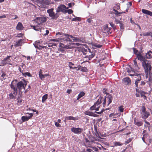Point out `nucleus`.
<instances>
[{
    "mask_svg": "<svg viewBox=\"0 0 152 152\" xmlns=\"http://www.w3.org/2000/svg\"><path fill=\"white\" fill-rule=\"evenodd\" d=\"M68 7L66 8V7L64 5H60L57 8L56 13L53 12V9L51 8L48 10L47 11V12L48 13L49 16L51 17L52 19L56 20L59 17V14L58 13L60 12H63L65 9H68Z\"/></svg>",
    "mask_w": 152,
    "mask_h": 152,
    "instance_id": "1",
    "label": "nucleus"
},
{
    "mask_svg": "<svg viewBox=\"0 0 152 152\" xmlns=\"http://www.w3.org/2000/svg\"><path fill=\"white\" fill-rule=\"evenodd\" d=\"M23 81H20L16 84L17 88L20 92L23 89H25V87L27 85L26 81L23 80Z\"/></svg>",
    "mask_w": 152,
    "mask_h": 152,
    "instance_id": "2",
    "label": "nucleus"
},
{
    "mask_svg": "<svg viewBox=\"0 0 152 152\" xmlns=\"http://www.w3.org/2000/svg\"><path fill=\"white\" fill-rule=\"evenodd\" d=\"M142 64V66L144 68L145 72L146 75L148 72H150L151 69V66L148 61H145V62H144Z\"/></svg>",
    "mask_w": 152,
    "mask_h": 152,
    "instance_id": "3",
    "label": "nucleus"
},
{
    "mask_svg": "<svg viewBox=\"0 0 152 152\" xmlns=\"http://www.w3.org/2000/svg\"><path fill=\"white\" fill-rule=\"evenodd\" d=\"M141 109L142 111L141 113L142 118L144 119H146L150 115V114L149 112L146 111L145 108L144 106H142Z\"/></svg>",
    "mask_w": 152,
    "mask_h": 152,
    "instance_id": "4",
    "label": "nucleus"
},
{
    "mask_svg": "<svg viewBox=\"0 0 152 152\" xmlns=\"http://www.w3.org/2000/svg\"><path fill=\"white\" fill-rule=\"evenodd\" d=\"M129 75L131 76H135L137 77V78L135 81V84L136 87L137 88H139V86L138 85V84L141 80V77L140 75L137 73H136L135 74H130Z\"/></svg>",
    "mask_w": 152,
    "mask_h": 152,
    "instance_id": "5",
    "label": "nucleus"
},
{
    "mask_svg": "<svg viewBox=\"0 0 152 152\" xmlns=\"http://www.w3.org/2000/svg\"><path fill=\"white\" fill-rule=\"evenodd\" d=\"M46 20L47 19L45 17H41L36 18L34 20L38 23V24L40 25V24L45 22L46 21Z\"/></svg>",
    "mask_w": 152,
    "mask_h": 152,
    "instance_id": "6",
    "label": "nucleus"
},
{
    "mask_svg": "<svg viewBox=\"0 0 152 152\" xmlns=\"http://www.w3.org/2000/svg\"><path fill=\"white\" fill-rule=\"evenodd\" d=\"M102 99H104L103 104V107H104V105L106 103V99L108 100V102L107 105H109L111 103L112 100V96L111 94L108 93V94H107V96L105 99H104L103 98H102Z\"/></svg>",
    "mask_w": 152,
    "mask_h": 152,
    "instance_id": "7",
    "label": "nucleus"
},
{
    "mask_svg": "<svg viewBox=\"0 0 152 152\" xmlns=\"http://www.w3.org/2000/svg\"><path fill=\"white\" fill-rule=\"evenodd\" d=\"M14 81L16 82L17 80H13L11 82L10 85V87L13 90V94L16 96L18 92V89L15 87V85L13 84V82Z\"/></svg>",
    "mask_w": 152,
    "mask_h": 152,
    "instance_id": "8",
    "label": "nucleus"
},
{
    "mask_svg": "<svg viewBox=\"0 0 152 152\" xmlns=\"http://www.w3.org/2000/svg\"><path fill=\"white\" fill-rule=\"evenodd\" d=\"M137 58L142 62V64L144 62H145V61H148L147 60L145 56L142 55L140 53H139L138 54H137Z\"/></svg>",
    "mask_w": 152,
    "mask_h": 152,
    "instance_id": "9",
    "label": "nucleus"
},
{
    "mask_svg": "<svg viewBox=\"0 0 152 152\" xmlns=\"http://www.w3.org/2000/svg\"><path fill=\"white\" fill-rule=\"evenodd\" d=\"M83 129L80 128L72 127L71 129V131L75 134H80L83 131Z\"/></svg>",
    "mask_w": 152,
    "mask_h": 152,
    "instance_id": "10",
    "label": "nucleus"
},
{
    "mask_svg": "<svg viewBox=\"0 0 152 152\" xmlns=\"http://www.w3.org/2000/svg\"><path fill=\"white\" fill-rule=\"evenodd\" d=\"M67 34H64L62 32H58L56 33V35H59L61 36V37H63L64 36L66 38V42H71L72 41L71 39L70 38V36H67Z\"/></svg>",
    "mask_w": 152,
    "mask_h": 152,
    "instance_id": "11",
    "label": "nucleus"
},
{
    "mask_svg": "<svg viewBox=\"0 0 152 152\" xmlns=\"http://www.w3.org/2000/svg\"><path fill=\"white\" fill-rule=\"evenodd\" d=\"M27 114H28L29 116H23L21 117V120L23 122L25 121H27L29 119H30L33 116V114L32 113H28Z\"/></svg>",
    "mask_w": 152,
    "mask_h": 152,
    "instance_id": "12",
    "label": "nucleus"
},
{
    "mask_svg": "<svg viewBox=\"0 0 152 152\" xmlns=\"http://www.w3.org/2000/svg\"><path fill=\"white\" fill-rule=\"evenodd\" d=\"M123 83L126 85H130L131 83V80L128 77H126L123 79Z\"/></svg>",
    "mask_w": 152,
    "mask_h": 152,
    "instance_id": "13",
    "label": "nucleus"
},
{
    "mask_svg": "<svg viewBox=\"0 0 152 152\" xmlns=\"http://www.w3.org/2000/svg\"><path fill=\"white\" fill-rule=\"evenodd\" d=\"M100 107V105H99L95 103L92 106L90 109L91 110H95L96 111H98L99 110Z\"/></svg>",
    "mask_w": 152,
    "mask_h": 152,
    "instance_id": "14",
    "label": "nucleus"
},
{
    "mask_svg": "<svg viewBox=\"0 0 152 152\" xmlns=\"http://www.w3.org/2000/svg\"><path fill=\"white\" fill-rule=\"evenodd\" d=\"M80 118L78 116H76L75 117L71 116L66 117V119L69 120H73L75 121L78 120Z\"/></svg>",
    "mask_w": 152,
    "mask_h": 152,
    "instance_id": "15",
    "label": "nucleus"
},
{
    "mask_svg": "<svg viewBox=\"0 0 152 152\" xmlns=\"http://www.w3.org/2000/svg\"><path fill=\"white\" fill-rule=\"evenodd\" d=\"M85 114L91 116L96 117L98 115L95 114L94 113L89 111H87L85 112Z\"/></svg>",
    "mask_w": 152,
    "mask_h": 152,
    "instance_id": "16",
    "label": "nucleus"
},
{
    "mask_svg": "<svg viewBox=\"0 0 152 152\" xmlns=\"http://www.w3.org/2000/svg\"><path fill=\"white\" fill-rule=\"evenodd\" d=\"M24 41V39H20L16 42V43L14 45L15 47H19L22 45V44L23 43Z\"/></svg>",
    "mask_w": 152,
    "mask_h": 152,
    "instance_id": "17",
    "label": "nucleus"
},
{
    "mask_svg": "<svg viewBox=\"0 0 152 152\" xmlns=\"http://www.w3.org/2000/svg\"><path fill=\"white\" fill-rule=\"evenodd\" d=\"M23 27L21 23H18L16 26V29L18 30H21L23 29Z\"/></svg>",
    "mask_w": 152,
    "mask_h": 152,
    "instance_id": "18",
    "label": "nucleus"
},
{
    "mask_svg": "<svg viewBox=\"0 0 152 152\" xmlns=\"http://www.w3.org/2000/svg\"><path fill=\"white\" fill-rule=\"evenodd\" d=\"M111 29V28H108V25H106L104 27V32L105 33H108V34L110 32V31Z\"/></svg>",
    "mask_w": 152,
    "mask_h": 152,
    "instance_id": "19",
    "label": "nucleus"
},
{
    "mask_svg": "<svg viewBox=\"0 0 152 152\" xmlns=\"http://www.w3.org/2000/svg\"><path fill=\"white\" fill-rule=\"evenodd\" d=\"M67 36H69L70 38H72V39L75 42H80L81 41V39L78 37H73L72 35L67 34Z\"/></svg>",
    "mask_w": 152,
    "mask_h": 152,
    "instance_id": "20",
    "label": "nucleus"
},
{
    "mask_svg": "<svg viewBox=\"0 0 152 152\" xmlns=\"http://www.w3.org/2000/svg\"><path fill=\"white\" fill-rule=\"evenodd\" d=\"M142 12L145 14L149 15L152 16V12L149 11L145 9H142Z\"/></svg>",
    "mask_w": 152,
    "mask_h": 152,
    "instance_id": "21",
    "label": "nucleus"
},
{
    "mask_svg": "<svg viewBox=\"0 0 152 152\" xmlns=\"http://www.w3.org/2000/svg\"><path fill=\"white\" fill-rule=\"evenodd\" d=\"M137 59V58H136L133 60L134 66L135 69L137 70L140 69V68L139 67L138 65L137 64V61H136Z\"/></svg>",
    "mask_w": 152,
    "mask_h": 152,
    "instance_id": "22",
    "label": "nucleus"
},
{
    "mask_svg": "<svg viewBox=\"0 0 152 152\" xmlns=\"http://www.w3.org/2000/svg\"><path fill=\"white\" fill-rule=\"evenodd\" d=\"M7 64H9L8 62L7 61V60L6 58H4L3 60H2L1 63V65H0V66H3L4 65H5ZM9 64L10 65H12L10 64Z\"/></svg>",
    "mask_w": 152,
    "mask_h": 152,
    "instance_id": "23",
    "label": "nucleus"
},
{
    "mask_svg": "<svg viewBox=\"0 0 152 152\" xmlns=\"http://www.w3.org/2000/svg\"><path fill=\"white\" fill-rule=\"evenodd\" d=\"M152 52L151 51H149L147 53H146L145 55V57L146 59H150L152 57Z\"/></svg>",
    "mask_w": 152,
    "mask_h": 152,
    "instance_id": "24",
    "label": "nucleus"
},
{
    "mask_svg": "<svg viewBox=\"0 0 152 152\" xmlns=\"http://www.w3.org/2000/svg\"><path fill=\"white\" fill-rule=\"evenodd\" d=\"M39 73V76L40 79L42 80H43L45 77L44 75H43L42 74V69H40Z\"/></svg>",
    "mask_w": 152,
    "mask_h": 152,
    "instance_id": "25",
    "label": "nucleus"
},
{
    "mask_svg": "<svg viewBox=\"0 0 152 152\" xmlns=\"http://www.w3.org/2000/svg\"><path fill=\"white\" fill-rule=\"evenodd\" d=\"M123 144L120 142H117L116 141L114 142H113V145L112 147H116L119 146H121Z\"/></svg>",
    "mask_w": 152,
    "mask_h": 152,
    "instance_id": "26",
    "label": "nucleus"
},
{
    "mask_svg": "<svg viewBox=\"0 0 152 152\" xmlns=\"http://www.w3.org/2000/svg\"><path fill=\"white\" fill-rule=\"evenodd\" d=\"M134 123L137 126H140L143 124V123L142 122L137 121L135 120H134Z\"/></svg>",
    "mask_w": 152,
    "mask_h": 152,
    "instance_id": "27",
    "label": "nucleus"
},
{
    "mask_svg": "<svg viewBox=\"0 0 152 152\" xmlns=\"http://www.w3.org/2000/svg\"><path fill=\"white\" fill-rule=\"evenodd\" d=\"M61 47L66 49H71L75 48V47L74 46H72L71 45H64V46H61Z\"/></svg>",
    "mask_w": 152,
    "mask_h": 152,
    "instance_id": "28",
    "label": "nucleus"
},
{
    "mask_svg": "<svg viewBox=\"0 0 152 152\" xmlns=\"http://www.w3.org/2000/svg\"><path fill=\"white\" fill-rule=\"evenodd\" d=\"M85 94V93L83 91L81 92L78 95L77 100H79L80 98L83 96Z\"/></svg>",
    "mask_w": 152,
    "mask_h": 152,
    "instance_id": "29",
    "label": "nucleus"
},
{
    "mask_svg": "<svg viewBox=\"0 0 152 152\" xmlns=\"http://www.w3.org/2000/svg\"><path fill=\"white\" fill-rule=\"evenodd\" d=\"M48 94H46L44 95L42 97V103H44L48 98Z\"/></svg>",
    "mask_w": 152,
    "mask_h": 152,
    "instance_id": "30",
    "label": "nucleus"
},
{
    "mask_svg": "<svg viewBox=\"0 0 152 152\" xmlns=\"http://www.w3.org/2000/svg\"><path fill=\"white\" fill-rule=\"evenodd\" d=\"M74 64L72 63V62H69V66L70 68L74 69L76 68V67H75L74 65Z\"/></svg>",
    "mask_w": 152,
    "mask_h": 152,
    "instance_id": "31",
    "label": "nucleus"
},
{
    "mask_svg": "<svg viewBox=\"0 0 152 152\" xmlns=\"http://www.w3.org/2000/svg\"><path fill=\"white\" fill-rule=\"evenodd\" d=\"M127 72H128L130 74H135L136 73H135L134 71V70L132 69H131V70H130L129 69H128L127 71Z\"/></svg>",
    "mask_w": 152,
    "mask_h": 152,
    "instance_id": "32",
    "label": "nucleus"
},
{
    "mask_svg": "<svg viewBox=\"0 0 152 152\" xmlns=\"http://www.w3.org/2000/svg\"><path fill=\"white\" fill-rule=\"evenodd\" d=\"M102 97L101 96L98 99L97 101L95 102V103L98 104L99 105L102 102Z\"/></svg>",
    "mask_w": 152,
    "mask_h": 152,
    "instance_id": "33",
    "label": "nucleus"
},
{
    "mask_svg": "<svg viewBox=\"0 0 152 152\" xmlns=\"http://www.w3.org/2000/svg\"><path fill=\"white\" fill-rule=\"evenodd\" d=\"M22 74L25 77H26V76H28V77H31V75L29 72H25L22 73Z\"/></svg>",
    "mask_w": 152,
    "mask_h": 152,
    "instance_id": "34",
    "label": "nucleus"
},
{
    "mask_svg": "<svg viewBox=\"0 0 152 152\" xmlns=\"http://www.w3.org/2000/svg\"><path fill=\"white\" fill-rule=\"evenodd\" d=\"M145 83L143 81H142L141 82V83L140 85H139V88H141L142 86H143L144 85H145Z\"/></svg>",
    "mask_w": 152,
    "mask_h": 152,
    "instance_id": "35",
    "label": "nucleus"
},
{
    "mask_svg": "<svg viewBox=\"0 0 152 152\" xmlns=\"http://www.w3.org/2000/svg\"><path fill=\"white\" fill-rule=\"evenodd\" d=\"M31 27L35 31H39L40 29V28H38L37 26L31 25Z\"/></svg>",
    "mask_w": 152,
    "mask_h": 152,
    "instance_id": "36",
    "label": "nucleus"
},
{
    "mask_svg": "<svg viewBox=\"0 0 152 152\" xmlns=\"http://www.w3.org/2000/svg\"><path fill=\"white\" fill-rule=\"evenodd\" d=\"M124 108L123 105H121L118 108V110L121 112H123L124 111Z\"/></svg>",
    "mask_w": 152,
    "mask_h": 152,
    "instance_id": "37",
    "label": "nucleus"
},
{
    "mask_svg": "<svg viewBox=\"0 0 152 152\" xmlns=\"http://www.w3.org/2000/svg\"><path fill=\"white\" fill-rule=\"evenodd\" d=\"M81 20V19L79 17H76V18H73L72 20V21H76L77 20L80 21Z\"/></svg>",
    "mask_w": 152,
    "mask_h": 152,
    "instance_id": "38",
    "label": "nucleus"
},
{
    "mask_svg": "<svg viewBox=\"0 0 152 152\" xmlns=\"http://www.w3.org/2000/svg\"><path fill=\"white\" fill-rule=\"evenodd\" d=\"M93 46L97 48H100L102 47V45L98 44L95 43L93 44Z\"/></svg>",
    "mask_w": 152,
    "mask_h": 152,
    "instance_id": "39",
    "label": "nucleus"
},
{
    "mask_svg": "<svg viewBox=\"0 0 152 152\" xmlns=\"http://www.w3.org/2000/svg\"><path fill=\"white\" fill-rule=\"evenodd\" d=\"M133 50L134 53L136 54L137 55V54H138L139 53L138 52V51L135 48H133Z\"/></svg>",
    "mask_w": 152,
    "mask_h": 152,
    "instance_id": "40",
    "label": "nucleus"
},
{
    "mask_svg": "<svg viewBox=\"0 0 152 152\" xmlns=\"http://www.w3.org/2000/svg\"><path fill=\"white\" fill-rule=\"evenodd\" d=\"M132 139L131 138H129V139L127 140L125 142V144L126 145L130 142L132 140Z\"/></svg>",
    "mask_w": 152,
    "mask_h": 152,
    "instance_id": "41",
    "label": "nucleus"
},
{
    "mask_svg": "<svg viewBox=\"0 0 152 152\" xmlns=\"http://www.w3.org/2000/svg\"><path fill=\"white\" fill-rule=\"evenodd\" d=\"M151 32H150L147 33H142V35L144 36H150Z\"/></svg>",
    "mask_w": 152,
    "mask_h": 152,
    "instance_id": "42",
    "label": "nucleus"
},
{
    "mask_svg": "<svg viewBox=\"0 0 152 152\" xmlns=\"http://www.w3.org/2000/svg\"><path fill=\"white\" fill-rule=\"evenodd\" d=\"M95 55L94 54H92L91 55H90L88 56V60H90L92 58L94 57V56Z\"/></svg>",
    "mask_w": 152,
    "mask_h": 152,
    "instance_id": "43",
    "label": "nucleus"
},
{
    "mask_svg": "<svg viewBox=\"0 0 152 152\" xmlns=\"http://www.w3.org/2000/svg\"><path fill=\"white\" fill-rule=\"evenodd\" d=\"M60 37H61V36ZM63 38H60V40H61V42H62L63 41H66V38L65 37V36H64Z\"/></svg>",
    "mask_w": 152,
    "mask_h": 152,
    "instance_id": "44",
    "label": "nucleus"
},
{
    "mask_svg": "<svg viewBox=\"0 0 152 152\" xmlns=\"http://www.w3.org/2000/svg\"><path fill=\"white\" fill-rule=\"evenodd\" d=\"M9 97L10 99H15V96H14L13 95V94L12 93H10V94Z\"/></svg>",
    "mask_w": 152,
    "mask_h": 152,
    "instance_id": "45",
    "label": "nucleus"
},
{
    "mask_svg": "<svg viewBox=\"0 0 152 152\" xmlns=\"http://www.w3.org/2000/svg\"><path fill=\"white\" fill-rule=\"evenodd\" d=\"M120 28L121 29H124V25L122 23V21L120 24Z\"/></svg>",
    "mask_w": 152,
    "mask_h": 152,
    "instance_id": "46",
    "label": "nucleus"
},
{
    "mask_svg": "<svg viewBox=\"0 0 152 152\" xmlns=\"http://www.w3.org/2000/svg\"><path fill=\"white\" fill-rule=\"evenodd\" d=\"M39 42L36 41L35 42V44H34V46L36 48L39 49V45H37Z\"/></svg>",
    "mask_w": 152,
    "mask_h": 152,
    "instance_id": "47",
    "label": "nucleus"
},
{
    "mask_svg": "<svg viewBox=\"0 0 152 152\" xmlns=\"http://www.w3.org/2000/svg\"><path fill=\"white\" fill-rule=\"evenodd\" d=\"M10 57H11V56H7V57L6 58L7 60V61L8 62L11 61V60L10 59Z\"/></svg>",
    "mask_w": 152,
    "mask_h": 152,
    "instance_id": "48",
    "label": "nucleus"
},
{
    "mask_svg": "<svg viewBox=\"0 0 152 152\" xmlns=\"http://www.w3.org/2000/svg\"><path fill=\"white\" fill-rule=\"evenodd\" d=\"M147 5L149 7V8H152V2H149L148 3Z\"/></svg>",
    "mask_w": 152,
    "mask_h": 152,
    "instance_id": "49",
    "label": "nucleus"
},
{
    "mask_svg": "<svg viewBox=\"0 0 152 152\" xmlns=\"http://www.w3.org/2000/svg\"><path fill=\"white\" fill-rule=\"evenodd\" d=\"M121 22L122 21H120L119 20L116 19H115V22L116 24H117L118 23L120 24L121 23Z\"/></svg>",
    "mask_w": 152,
    "mask_h": 152,
    "instance_id": "50",
    "label": "nucleus"
},
{
    "mask_svg": "<svg viewBox=\"0 0 152 152\" xmlns=\"http://www.w3.org/2000/svg\"><path fill=\"white\" fill-rule=\"evenodd\" d=\"M144 121L145 122V123L147 124V126L149 128L150 126V123L146 121L145 119Z\"/></svg>",
    "mask_w": 152,
    "mask_h": 152,
    "instance_id": "51",
    "label": "nucleus"
},
{
    "mask_svg": "<svg viewBox=\"0 0 152 152\" xmlns=\"http://www.w3.org/2000/svg\"><path fill=\"white\" fill-rule=\"evenodd\" d=\"M80 45V44L79 43H72L71 44L72 46H74L75 47V45H77V46H79Z\"/></svg>",
    "mask_w": 152,
    "mask_h": 152,
    "instance_id": "52",
    "label": "nucleus"
},
{
    "mask_svg": "<svg viewBox=\"0 0 152 152\" xmlns=\"http://www.w3.org/2000/svg\"><path fill=\"white\" fill-rule=\"evenodd\" d=\"M55 125L57 127H60L61 126L60 125L58 122H55Z\"/></svg>",
    "mask_w": 152,
    "mask_h": 152,
    "instance_id": "53",
    "label": "nucleus"
},
{
    "mask_svg": "<svg viewBox=\"0 0 152 152\" xmlns=\"http://www.w3.org/2000/svg\"><path fill=\"white\" fill-rule=\"evenodd\" d=\"M95 151L99 152V149L95 147H94L92 148Z\"/></svg>",
    "mask_w": 152,
    "mask_h": 152,
    "instance_id": "54",
    "label": "nucleus"
},
{
    "mask_svg": "<svg viewBox=\"0 0 152 152\" xmlns=\"http://www.w3.org/2000/svg\"><path fill=\"white\" fill-rule=\"evenodd\" d=\"M46 47L44 46H42L39 45V49L42 50L43 48H45Z\"/></svg>",
    "mask_w": 152,
    "mask_h": 152,
    "instance_id": "55",
    "label": "nucleus"
},
{
    "mask_svg": "<svg viewBox=\"0 0 152 152\" xmlns=\"http://www.w3.org/2000/svg\"><path fill=\"white\" fill-rule=\"evenodd\" d=\"M67 12L69 14H71L73 12L72 10L71 9L68 10Z\"/></svg>",
    "mask_w": 152,
    "mask_h": 152,
    "instance_id": "56",
    "label": "nucleus"
},
{
    "mask_svg": "<svg viewBox=\"0 0 152 152\" xmlns=\"http://www.w3.org/2000/svg\"><path fill=\"white\" fill-rule=\"evenodd\" d=\"M110 25L113 28H115V26L113 23L111 22L110 23Z\"/></svg>",
    "mask_w": 152,
    "mask_h": 152,
    "instance_id": "57",
    "label": "nucleus"
},
{
    "mask_svg": "<svg viewBox=\"0 0 152 152\" xmlns=\"http://www.w3.org/2000/svg\"><path fill=\"white\" fill-rule=\"evenodd\" d=\"M113 10L115 11V14L116 15H119V12H118L117 10H115V9H113Z\"/></svg>",
    "mask_w": 152,
    "mask_h": 152,
    "instance_id": "58",
    "label": "nucleus"
},
{
    "mask_svg": "<svg viewBox=\"0 0 152 152\" xmlns=\"http://www.w3.org/2000/svg\"><path fill=\"white\" fill-rule=\"evenodd\" d=\"M23 36V34H18L17 36V37H22V36Z\"/></svg>",
    "mask_w": 152,
    "mask_h": 152,
    "instance_id": "59",
    "label": "nucleus"
},
{
    "mask_svg": "<svg viewBox=\"0 0 152 152\" xmlns=\"http://www.w3.org/2000/svg\"><path fill=\"white\" fill-rule=\"evenodd\" d=\"M72 92V90L70 89H68L67 90L66 92L68 94H70Z\"/></svg>",
    "mask_w": 152,
    "mask_h": 152,
    "instance_id": "60",
    "label": "nucleus"
},
{
    "mask_svg": "<svg viewBox=\"0 0 152 152\" xmlns=\"http://www.w3.org/2000/svg\"><path fill=\"white\" fill-rule=\"evenodd\" d=\"M18 70L20 71V72L22 73H23V70L22 71L21 70V69L20 68V67H19V68H18Z\"/></svg>",
    "mask_w": 152,
    "mask_h": 152,
    "instance_id": "61",
    "label": "nucleus"
},
{
    "mask_svg": "<svg viewBox=\"0 0 152 152\" xmlns=\"http://www.w3.org/2000/svg\"><path fill=\"white\" fill-rule=\"evenodd\" d=\"M145 136V134H144L143 135V137L142 138V140L143 141V142H145V143H146L145 141V138H144V136Z\"/></svg>",
    "mask_w": 152,
    "mask_h": 152,
    "instance_id": "62",
    "label": "nucleus"
},
{
    "mask_svg": "<svg viewBox=\"0 0 152 152\" xmlns=\"http://www.w3.org/2000/svg\"><path fill=\"white\" fill-rule=\"evenodd\" d=\"M46 33L44 34L45 35H48L49 33V31L48 30H46Z\"/></svg>",
    "mask_w": 152,
    "mask_h": 152,
    "instance_id": "63",
    "label": "nucleus"
},
{
    "mask_svg": "<svg viewBox=\"0 0 152 152\" xmlns=\"http://www.w3.org/2000/svg\"><path fill=\"white\" fill-rule=\"evenodd\" d=\"M68 5L69 7H72V4L71 3H69L68 4Z\"/></svg>",
    "mask_w": 152,
    "mask_h": 152,
    "instance_id": "64",
    "label": "nucleus"
}]
</instances>
